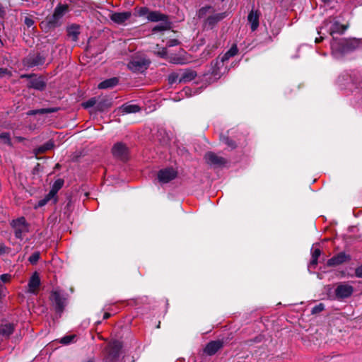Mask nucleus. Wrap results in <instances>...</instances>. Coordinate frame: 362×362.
I'll list each match as a JSON object with an SVG mask.
<instances>
[{"label":"nucleus","mask_w":362,"mask_h":362,"mask_svg":"<svg viewBox=\"0 0 362 362\" xmlns=\"http://www.w3.org/2000/svg\"><path fill=\"white\" fill-rule=\"evenodd\" d=\"M9 250V248L6 247L4 244L0 243V255L5 254L6 252H8Z\"/></svg>","instance_id":"8fccbe9b"},{"label":"nucleus","mask_w":362,"mask_h":362,"mask_svg":"<svg viewBox=\"0 0 362 362\" xmlns=\"http://www.w3.org/2000/svg\"><path fill=\"white\" fill-rule=\"evenodd\" d=\"M64 183V180L59 178L54 181L51 189L58 192V191L63 187Z\"/></svg>","instance_id":"ea45409f"},{"label":"nucleus","mask_w":362,"mask_h":362,"mask_svg":"<svg viewBox=\"0 0 362 362\" xmlns=\"http://www.w3.org/2000/svg\"><path fill=\"white\" fill-rule=\"evenodd\" d=\"M0 141L3 144H7L10 146L12 145L10 134L8 132H3L0 134Z\"/></svg>","instance_id":"f704fd0d"},{"label":"nucleus","mask_w":362,"mask_h":362,"mask_svg":"<svg viewBox=\"0 0 362 362\" xmlns=\"http://www.w3.org/2000/svg\"><path fill=\"white\" fill-rule=\"evenodd\" d=\"M180 77V72H172L168 75V82L170 85H173L175 83H179V78Z\"/></svg>","instance_id":"2f4dec72"},{"label":"nucleus","mask_w":362,"mask_h":362,"mask_svg":"<svg viewBox=\"0 0 362 362\" xmlns=\"http://www.w3.org/2000/svg\"><path fill=\"white\" fill-rule=\"evenodd\" d=\"M123 114L136 113L141 110V107L138 105L124 104L119 107Z\"/></svg>","instance_id":"cd10ccee"},{"label":"nucleus","mask_w":362,"mask_h":362,"mask_svg":"<svg viewBox=\"0 0 362 362\" xmlns=\"http://www.w3.org/2000/svg\"><path fill=\"white\" fill-rule=\"evenodd\" d=\"M230 58V57H229V55H228V54L226 52L220 59V61H221L222 64H223V63L226 62V61H228L229 59Z\"/></svg>","instance_id":"4d7b16f0"},{"label":"nucleus","mask_w":362,"mask_h":362,"mask_svg":"<svg viewBox=\"0 0 362 362\" xmlns=\"http://www.w3.org/2000/svg\"><path fill=\"white\" fill-rule=\"evenodd\" d=\"M40 258V252H33L28 258V261L29 262L33 264V265H35L37 263V262L39 261Z\"/></svg>","instance_id":"c9c22d12"},{"label":"nucleus","mask_w":362,"mask_h":362,"mask_svg":"<svg viewBox=\"0 0 362 362\" xmlns=\"http://www.w3.org/2000/svg\"><path fill=\"white\" fill-rule=\"evenodd\" d=\"M221 141L231 149H235L237 147L236 142L228 136L221 135Z\"/></svg>","instance_id":"7c9ffc66"},{"label":"nucleus","mask_w":362,"mask_h":362,"mask_svg":"<svg viewBox=\"0 0 362 362\" xmlns=\"http://www.w3.org/2000/svg\"><path fill=\"white\" fill-rule=\"evenodd\" d=\"M325 310V305L322 303L315 305L312 310L311 313L313 315L318 314Z\"/></svg>","instance_id":"a19ab883"},{"label":"nucleus","mask_w":362,"mask_h":362,"mask_svg":"<svg viewBox=\"0 0 362 362\" xmlns=\"http://www.w3.org/2000/svg\"><path fill=\"white\" fill-rule=\"evenodd\" d=\"M122 348V344L119 341L115 340L112 342L110 343L107 349V354L108 358L111 361H115L117 360L119 356L121 351V349Z\"/></svg>","instance_id":"4468645a"},{"label":"nucleus","mask_w":362,"mask_h":362,"mask_svg":"<svg viewBox=\"0 0 362 362\" xmlns=\"http://www.w3.org/2000/svg\"><path fill=\"white\" fill-rule=\"evenodd\" d=\"M324 40V37H316L315 40V43H320L321 42H322Z\"/></svg>","instance_id":"680f3d73"},{"label":"nucleus","mask_w":362,"mask_h":362,"mask_svg":"<svg viewBox=\"0 0 362 362\" xmlns=\"http://www.w3.org/2000/svg\"><path fill=\"white\" fill-rule=\"evenodd\" d=\"M40 276L37 272H35L33 273L28 282L30 292L35 293L36 289L38 288V287L40 286Z\"/></svg>","instance_id":"b1692460"},{"label":"nucleus","mask_w":362,"mask_h":362,"mask_svg":"<svg viewBox=\"0 0 362 362\" xmlns=\"http://www.w3.org/2000/svg\"><path fill=\"white\" fill-rule=\"evenodd\" d=\"M135 10L139 16H146L148 21L160 23L152 28L151 31L153 33L166 31L172 28L173 23L170 19V16L167 14L163 13L159 11H151L146 6L136 7Z\"/></svg>","instance_id":"f257e3e1"},{"label":"nucleus","mask_w":362,"mask_h":362,"mask_svg":"<svg viewBox=\"0 0 362 362\" xmlns=\"http://www.w3.org/2000/svg\"><path fill=\"white\" fill-rule=\"evenodd\" d=\"M60 108L59 107H48V108H41L39 112L41 114H49L53 112H57Z\"/></svg>","instance_id":"37998d69"},{"label":"nucleus","mask_w":362,"mask_h":362,"mask_svg":"<svg viewBox=\"0 0 362 362\" xmlns=\"http://www.w3.org/2000/svg\"><path fill=\"white\" fill-rule=\"evenodd\" d=\"M330 46L333 53L344 56L360 48L362 46V41L356 38L337 39L333 37Z\"/></svg>","instance_id":"7ed1b4c3"},{"label":"nucleus","mask_w":362,"mask_h":362,"mask_svg":"<svg viewBox=\"0 0 362 362\" xmlns=\"http://www.w3.org/2000/svg\"><path fill=\"white\" fill-rule=\"evenodd\" d=\"M16 324L3 320L0 324V335L8 338L14 332Z\"/></svg>","instance_id":"f3484780"},{"label":"nucleus","mask_w":362,"mask_h":362,"mask_svg":"<svg viewBox=\"0 0 362 362\" xmlns=\"http://www.w3.org/2000/svg\"><path fill=\"white\" fill-rule=\"evenodd\" d=\"M259 13L257 11L252 10L248 16L247 21L250 23L252 31H255L259 26Z\"/></svg>","instance_id":"5701e85b"},{"label":"nucleus","mask_w":362,"mask_h":362,"mask_svg":"<svg viewBox=\"0 0 362 362\" xmlns=\"http://www.w3.org/2000/svg\"><path fill=\"white\" fill-rule=\"evenodd\" d=\"M132 16L131 11L112 12L110 15V19L117 25H122Z\"/></svg>","instance_id":"dca6fc26"},{"label":"nucleus","mask_w":362,"mask_h":362,"mask_svg":"<svg viewBox=\"0 0 362 362\" xmlns=\"http://www.w3.org/2000/svg\"><path fill=\"white\" fill-rule=\"evenodd\" d=\"M47 83L44 80L42 76H37L35 74L34 77L29 80L27 87L28 88H33L39 91H43L45 90Z\"/></svg>","instance_id":"2eb2a0df"},{"label":"nucleus","mask_w":362,"mask_h":362,"mask_svg":"<svg viewBox=\"0 0 362 362\" xmlns=\"http://www.w3.org/2000/svg\"><path fill=\"white\" fill-rule=\"evenodd\" d=\"M229 57H233L238 53V48L236 44H233L230 48L226 52Z\"/></svg>","instance_id":"79ce46f5"},{"label":"nucleus","mask_w":362,"mask_h":362,"mask_svg":"<svg viewBox=\"0 0 362 362\" xmlns=\"http://www.w3.org/2000/svg\"><path fill=\"white\" fill-rule=\"evenodd\" d=\"M349 259L350 257L349 255H346L345 252H341L328 259L327 264L329 267H336L343 264Z\"/></svg>","instance_id":"6ab92c4d"},{"label":"nucleus","mask_w":362,"mask_h":362,"mask_svg":"<svg viewBox=\"0 0 362 362\" xmlns=\"http://www.w3.org/2000/svg\"><path fill=\"white\" fill-rule=\"evenodd\" d=\"M321 255V250L319 248H315L312 252V259L310 262V267L313 269L315 268L318 262V258Z\"/></svg>","instance_id":"c756f323"},{"label":"nucleus","mask_w":362,"mask_h":362,"mask_svg":"<svg viewBox=\"0 0 362 362\" xmlns=\"http://www.w3.org/2000/svg\"><path fill=\"white\" fill-rule=\"evenodd\" d=\"M98 99L95 97L91 98L86 102H83L81 105L83 108L88 109L97 105Z\"/></svg>","instance_id":"72a5a7b5"},{"label":"nucleus","mask_w":362,"mask_h":362,"mask_svg":"<svg viewBox=\"0 0 362 362\" xmlns=\"http://www.w3.org/2000/svg\"><path fill=\"white\" fill-rule=\"evenodd\" d=\"M10 225L13 229L15 237L17 239L23 240V233L29 231V225L23 216L13 220Z\"/></svg>","instance_id":"423d86ee"},{"label":"nucleus","mask_w":362,"mask_h":362,"mask_svg":"<svg viewBox=\"0 0 362 362\" xmlns=\"http://www.w3.org/2000/svg\"><path fill=\"white\" fill-rule=\"evenodd\" d=\"M57 192L56 191L51 189L45 198L47 199L48 202L52 200L53 204H56L57 202Z\"/></svg>","instance_id":"4c0bfd02"},{"label":"nucleus","mask_w":362,"mask_h":362,"mask_svg":"<svg viewBox=\"0 0 362 362\" xmlns=\"http://www.w3.org/2000/svg\"><path fill=\"white\" fill-rule=\"evenodd\" d=\"M225 17L226 13H219L209 16L205 20V26H207L208 28L212 29L218 22L222 21Z\"/></svg>","instance_id":"412c9836"},{"label":"nucleus","mask_w":362,"mask_h":362,"mask_svg":"<svg viewBox=\"0 0 362 362\" xmlns=\"http://www.w3.org/2000/svg\"><path fill=\"white\" fill-rule=\"evenodd\" d=\"M46 57L43 52H30L23 59V63L28 68L42 66L45 63Z\"/></svg>","instance_id":"20e7f679"},{"label":"nucleus","mask_w":362,"mask_h":362,"mask_svg":"<svg viewBox=\"0 0 362 362\" xmlns=\"http://www.w3.org/2000/svg\"><path fill=\"white\" fill-rule=\"evenodd\" d=\"M354 292L352 286L346 284H339L335 289V296L338 300L350 297Z\"/></svg>","instance_id":"9d476101"},{"label":"nucleus","mask_w":362,"mask_h":362,"mask_svg":"<svg viewBox=\"0 0 362 362\" xmlns=\"http://www.w3.org/2000/svg\"><path fill=\"white\" fill-rule=\"evenodd\" d=\"M181 44V42L177 39H170L167 42V46L169 47L177 46Z\"/></svg>","instance_id":"49530a36"},{"label":"nucleus","mask_w":362,"mask_h":362,"mask_svg":"<svg viewBox=\"0 0 362 362\" xmlns=\"http://www.w3.org/2000/svg\"><path fill=\"white\" fill-rule=\"evenodd\" d=\"M224 342L223 340H213L208 342L205 347L200 352L202 358L204 356H212L215 355L218 351L223 349Z\"/></svg>","instance_id":"0eeeda50"},{"label":"nucleus","mask_w":362,"mask_h":362,"mask_svg":"<svg viewBox=\"0 0 362 362\" xmlns=\"http://www.w3.org/2000/svg\"><path fill=\"white\" fill-rule=\"evenodd\" d=\"M171 62H173L174 64L178 63L177 62H175V60L170 61Z\"/></svg>","instance_id":"774afa93"},{"label":"nucleus","mask_w":362,"mask_h":362,"mask_svg":"<svg viewBox=\"0 0 362 362\" xmlns=\"http://www.w3.org/2000/svg\"><path fill=\"white\" fill-rule=\"evenodd\" d=\"M11 276L8 274H4L0 276V279L4 283H7L10 281Z\"/></svg>","instance_id":"09e8293b"},{"label":"nucleus","mask_w":362,"mask_h":362,"mask_svg":"<svg viewBox=\"0 0 362 362\" xmlns=\"http://www.w3.org/2000/svg\"><path fill=\"white\" fill-rule=\"evenodd\" d=\"M112 153L114 157L123 162L127 161L129 158V149L126 144L122 142H117L114 144Z\"/></svg>","instance_id":"1a4fd4ad"},{"label":"nucleus","mask_w":362,"mask_h":362,"mask_svg":"<svg viewBox=\"0 0 362 362\" xmlns=\"http://www.w3.org/2000/svg\"><path fill=\"white\" fill-rule=\"evenodd\" d=\"M262 340V337L260 336H258V337H255L254 339H249L247 341H245V344L247 345H251L253 343H259Z\"/></svg>","instance_id":"de8ad7c7"},{"label":"nucleus","mask_w":362,"mask_h":362,"mask_svg":"<svg viewBox=\"0 0 362 362\" xmlns=\"http://www.w3.org/2000/svg\"><path fill=\"white\" fill-rule=\"evenodd\" d=\"M356 79V75L351 76L349 74L344 72L338 76L337 83L341 89L350 90V81L354 85Z\"/></svg>","instance_id":"9b49d317"},{"label":"nucleus","mask_w":362,"mask_h":362,"mask_svg":"<svg viewBox=\"0 0 362 362\" xmlns=\"http://www.w3.org/2000/svg\"><path fill=\"white\" fill-rule=\"evenodd\" d=\"M83 362H96L94 357L89 358L88 359L83 361Z\"/></svg>","instance_id":"0e129e2a"},{"label":"nucleus","mask_w":362,"mask_h":362,"mask_svg":"<svg viewBox=\"0 0 362 362\" xmlns=\"http://www.w3.org/2000/svg\"><path fill=\"white\" fill-rule=\"evenodd\" d=\"M60 167H61V165H60L59 163H57V164L55 165V168H57V169H58V168H59Z\"/></svg>","instance_id":"338daca9"},{"label":"nucleus","mask_w":362,"mask_h":362,"mask_svg":"<svg viewBox=\"0 0 362 362\" xmlns=\"http://www.w3.org/2000/svg\"><path fill=\"white\" fill-rule=\"evenodd\" d=\"M355 274L357 277L362 278V264L356 269Z\"/></svg>","instance_id":"864d4df0"},{"label":"nucleus","mask_w":362,"mask_h":362,"mask_svg":"<svg viewBox=\"0 0 362 362\" xmlns=\"http://www.w3.org/2000/svg\"><path fill=\"white\" fill-rule=\"evenodd\" d=\"M49 299L52 303L55 312L61 316L66 306V298L62 296L59 291H52Z\"/></svg>","instance_id":"6e6552de"},{"label":"nucleus","mask_w":362,"mask_h":362,"mask_svg":"<svg viewBox=\"0 0 362 362\" xmlns=\"http://www.w3.org/2000/svg\"><path fill=\"white\" fill-rule=\"evenodd\" d=\"M57 192L56 191L51 189L45 198L47 199L48 202L52 200L53 204H56L57 202Z\"/></svg>","instance_id":"e433bc0d"},{"label":"nucleus","mask_w":362,"mask_h":362,"mask_svg":"<svg viewBox=\"0 0 362 362\" xmlns=\"http://www.w3.org/2000/svg\"><path fill=\"white\" fill-rule=\"evenodd\" d=\"M150 64L148 59L135 57L128 63L127 67L133 72L142 74L148 69Z\"/></svg>","instance_id":"39448f33"},{"label":"nucleus","mask_w":362,"mask_h":362,"mask_svg":"<svg viewBox=\"0 0 362 362\" xmlns=\"http://www.w3.org/2000/svg\"><path fill=\"white\" fill-rule=\"evenodd\" d=\"M76 337V336L75 334L66 335L60 339V343L64 345H68L73 341Z\"/></svg>","instance_id":"58836bf2"},{"label":"nucleus","mask_w":362,"mask_h":362,"mask_svg":"<svg viewBox=\"0 0 362 362\" xmlns=\"http://www.w3.org/2000/svg\"><path fill=\"white\" fill-rule=\"evenodd\" d=\"M35 76V74H25L21 76V78H28L29 80H31Z\"/></svg>","instance_id":"6e6d98bb"},{"label":"nucleus","mask_w":362,"mask_h":362,"mask_svg":"<svg viewBox=\"0 0 362 362\" xmlns=\"http://www.w3.org/2000/svg\"><path fill=\"white\" fill-rule=\"evenodd\" d=\"M24 23L28 28H30L33 25L34 21L30 18L25 17Z\"/></svg>","instance_id":"3c124183"},{"label":"nucleus","mask_w":362,"mask_h":362,"mask_svg":"<svg viewBox=\"0 0 362 362\" xmlns=\"http://www.w3.org/2000/svg\"><path fill=\"white\" fill-rule=\"evenodd\" d=\"M182 91H184L187 95L190 96V95H192V94H191V89H190L189 88H188V87H185V88L183 89V90H182Z\"/></svg>","instance_id":"052dcab7"},{"label":"nucleus","mask_w":362,"mask_h":362,"mask_svg":"<svg viewBox=\"0 0 362 362\" xmlns=\"http://www.w3.org/2000/svg\"><path fill=\"white\" fill-rule=\"evenodd\" d=\"M80 26L76 24H72L67 28V35L71 37L72 40L76 42L78 40V35H80L79 31Z\"/></svg>","instance_id":"a878e982"},{"label":"nucleus","mask_w":362,"mask_h":362,"mask_svg":"<svg viewBox=\"0 0 362 362\" xmlns=\"http://www.w3.org/2000/svg\"><path fill=\"white\" fill-rule=\"evenodd\" d=\"M119 83V79L117 77H112L110 78L105 79L100 82L98 88L99 89H107L116 86Z\"/></svg>","instance_id":"393cba45"},{"label":"nucleus","mask_w":362,"mask_h":362,"mask_svg":"<svg viewBox=\"0 0 362 362\" xmlns=\"http://www.w3.org/2000/svg\"><path fill=\"white\" fill-rule=\"evenodd\" d=\"M325 4H328L332 2V0H322Z\"/></svg>","instance_id":"69168bd1"},{"label":"nucleus","mask_w":362,"mask_h":362,"mask_svg":"<svg viewBox=\"0 0 362 362\" xmlns=\"http://www.w3.org/2000/svg\"><path fill=\"white\" fill-rule=\"evenodd\" d=\"M204 158L208 164L214 167L224 165L227 162L224 158L217 156L212 151L207 152L204 156Z\"/></svg>","instance_id":"ddd939ff"},{"label":"nucleus","mask_w":362,"mask_h":362,"mask_svg":"<svg viewBox=\"0 0 362 362\" xmlns=\"http://www.w3.org/2000/svg\"><path fill=\"white\" fill-rule=\"evenodd\" d=\"M68 10L66 4H59L52 15L47 16L40 23V27L46 33L54 30L62 25V19Z\"/></svg>","instance_id":"f03ea898"},{"label":"nucleus","mask_w":362,"mask_h":362,"mask_svg":"<svg viewBox=\"0 0 362 362\" xmlns=\"http://www.w3.org/2000/svg\"><path fill=\"white\" fill-rule=\"evenodd\" d=\"M156 47L157 48H158L159 49L158 51H153V54L158 57H159L160 58H162V59H165L167 58V56H168V51H167V48L165 47H161L160 48L159 47V45L157 44L156 45Z\"/></svg>","instance_id":"473e14b6"},{"label":"nucleus","mask_w":362,"mask_h":362,"mask_svg":"<svg viewBox=\"0 0 362 362\" xmlns=\"http://www.w3.org/2000/svg\"><path fill=\"white\" fill-rule=\"evenodd\" d=\"M177 172L173 168H165L158 172V180L161 183H168L177 177Z\"/></svg>","instance_id":"f8f14e48"},{"label":"nucleus","mask_w":362,"mask_h":362,"mask_svg":"<svg viewBox=\"0 0 362 362\" xmlns=\"http://www.w3.org/2000/svg\"><path fill=\"white\" fill-rule=\"evenodd\" d=\"M180 74L179 83H185L192 81L197 76V72L190 69H180Z\"/></svg>","instance_id":"a211bd4d"},{"label":"nucleus","mask_w":362,"mask_h":362,"mask_svg":"<svg viewBox=\"0 0 362 362\" xmlns=\"http://www.w3.org/2000/svg\"><path fill=\"white\" fill-rule=\"evenodd\" d=\"M347 28V25H341L339 22L336 21L331 26L329 29V34L332 36V37L335 33L341 35L345 32Z\"/></svg>","instance_id":"bb28decb"},{"label":"nucleus","mask_w":362,"mask_h":362,"mask_svg":"<svg viewBox=\"0 0 362 362\" xmlns=\"http://www.w3.org/2000/svg\"><path fill=\"white\" fill-rule=\"evenodd\" d=\"M54 147V142L53 140L50 139L43 144L42 145L38 146L37 148H35L33 150V153H35L36 158L40 159V158L37 157L38 154L44 153L49 150H52Z\"/></svg>","instance_id":"4be33fe9"},{"label":"nucleus","mask_w":362,"mask_h":362,"mask_svg":"<svg viewBox=\"0 0 362 362\" xmlns=\"http://www.w3.org/2000/svg\"><path fill=\"white\" fill-rule=\"evenodd\" d=\"M48 201L45 197L40 200H39L37 206L42 207L47 204Z\"/></svg>","instance_id":"5fc2aeb1"},{"label":"nucleus","mask_w":362,"mask_h":362,"mask_svg":"<svg viewBox=\"0 0 362 362\" xmlns=\"http://www.w3.org/2000/svg\"><path fill=\"white\" fill-rule=\"evenodd\" d=\"M112 105V98L104 96L98 99L97 105L95 110L98 112H105L110 108Z\"/></svg>","instance_id":"aec40b11"},{"label":"nucleus","mask_w":362,"mask_h":362,"mask_svg":"<svg viewBox=\"0 0 362 362\" xmlns=\"http://www.w3.org/2000/svg\"><path fill=\"white\" fill-rule=\"evenodd\" d=\"M111 317V314L109 313H105L103 315V319L107 320L109 319Z\"/></svg>","instance_id":"e2e57ef3"},{"label":"nucleus","mask_w":362,"mask_h":362,"mask_svg":"<svg viewBox=\"0 0 362 362\" xmlns=\"http://www.w3.org/2000/svg\"><path fill=\"white\" fill-rule=\"evenodd\" d=\"M42 170V166L40 163H37L35 167L33 169L32 174L33 175H38L39 173Z\"/></svg>","instance_id":"a18cd8bd"},{"label":"nucleus","mask_w":362,"mask_h":362,"mask_svg":"<svg viewBox=\"0 0 362 362\" xmlns=\"http://www.w3.org/2000/svg\"><path fill=\"white\" fill-rule=\"evenodd\" d=\"M40 109H37V110H30L28 115H42L40 112H39Z\"/></svg>","instance_id":"bf43d9fd"},{"label":"nucleus","mask_w":362,"mask_h":362,"mask_svg":"<svg viewBox=\"0 0 362 362\" xmlns=\"http://www.w3.org/2000/svg\"><path fill=\"white\" fill-rule=\"evenodd\" d=\"M212 7L211 6H206L201 8L198 11L199 18H203L207 13L209 9H211Z\"/></svg>","instance_id":"c03bdc74"},{"label":"nucleus","mask_w":362,"mask_h":362,"mask_svg":"<svg viewBox=\"0 0 362 362\" xmlns=\"http://www.w3.org/2000/svg\"><path fill=\"white\" fill-rule=\"evenodd\" d=\"M6 16V11L4 7L0 4V18H4Z\"/></svg>","instance_id":"13d9d810"},{"label":"nucleus","mask_w":362,"mask_h":362,"mask_svg":"<svg viewBox=\"0 0 362 362\" xmlns=\"http://www.w3.org/2000/svg\"><path fill=\"white\" fill-rule=\"evenodd\" d=\"M221 61H220L219 58H217L211 62V74L214 76H216L218 74V71L220 68L223 66Z\"/></svg>","instance_id":"c85d7f7f"},{"label":"nucleus","mask_w":362,"mask_h":362,"mask_svg":"<svg viewBox=\"0 0 362 362\" xmlns=\"http://www.w3.org/2000/svg\"><path fill=\"white\" fill-rule=\"evenodd\" d=\"M356 78H357V79L356 81V83H354L355 87H357V88H359L362 89V81H361V82L358 81H359L361 79L362 80V78L359 75H356Z\"/></svg>","instance_id":"603ef678"}]
</instances>
